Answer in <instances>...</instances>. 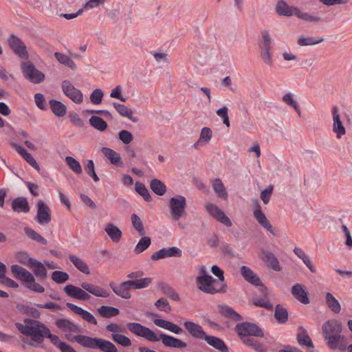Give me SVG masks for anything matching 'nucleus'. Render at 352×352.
<instances>
[{
    "instance_id": "63",
    "label": "nucleus",
    "mask_w": 352,
    "mask_h": 352,
    "mask_svg": "<svg viewBox=\"0 0 352 352\" xmlns=\"http://www.w3.org/2000/svg\"><path fill=\"white\" fill-rule=\"evenodd\" d=\"M85 169L96 182L99 181V177L95 172L94 163L93 160H89L87 161L85 164Z\"/></svg>"
},
{
    "instance_id": "4",
    "label": "nucleus",
    "mask_w": 352,
    "mask_h": 352,
    "mask_svg": "<svg viewBox=\"0 0 352 352\" xmlns=\"http://www.w3.org/2000/svg\"><path fill=\"white\" fill-rule=\"evenodd\" d=\"M322 335L327 340V346L332 350L346 351L347 343L345 337L340 333L342 331V324L337 320H330L324 323L322 327Z\"/></svg>"
},
{
    "instance_id": "57",
    "label": "nucleus",
    "mask_w": 352,
    "mask_h": 352,
    "mask_svg": "<svg viewBox=\"0 0 352 352\" xmlns=\"http://www.w3.org/2000/svg\"><path fill=\"white\" fill-rule=\"evenodd\" d=\"M103 95V91L100 89H96L90 94L89 98L93 104H99L102 102Z\"/></svg>"
},
{
    "instance_id": "1",
    "label": "nucleus",
    "mask_w": 352,
    "mask_h": 352,
    "mask_svg": "<svg viewBox=\"0 0 352 352\" xmlns=\"http://www.w3.org/2000/svg\"><path fill=\"white\" fill-rule=\"evenodd\" d=\"M56 327L65 333L66 338L71 342H76L83 347L99 349L103 352H118L116 346L110 341L97 337L85 335L72 336L74 333H79L78 325L68 319L60 318L56 321Z\"/></svg>"
},
{
    "instance_id": "14",
    "label": "nucleus",
    "mask_w": 352,
    "mask_h": 352,
    "mask_svg": "<svg viewBox=\"0 0 352 352\" xmlns=\"http://www.w3.org/2000/svg\"><path fill=\"white\" fill-rule=\"evenodd\" d=\"M8 45L11 50L21 59L27 60L29 57L26 46L16 36L12 34L8 38Z\"/></svg>"
},
{
    "instance_id": "48",
    "label": "nucleus",
    "mask_w": 352,
    "mask_h": 352,
    "mask_svg": "<svg viewBox=\"0 0 352 352\" xmlns=\"http://www.w3.org/2000/svg\"><path fill=\"white\" fill-rule=\"evenodd\" d=\"M16 259L19 263L27 266L28 267H31L33 263L36 259H34L32 257H30L29 255L26 252H19L16 254Z\"/></svg>"
},
{
    "instance_id": "49",
    "label": "nucleus",
    "mask_w": 352,
    "mask_h": 352,
    "mask_svg": "<svg viewBox=\"0 0 352 352\" xmlns=\"http://www.w3.org/2000/svg\"><path fill=\"white\" fill-rule=\"evenodd\" d=\"M297 340L301 346H306L311 348V351H309V352H313V349L314 347L313 342L309 336L305 332L298 333Z\"/></svg>"
},
{
    "instance_id": "51",
    "label": "nucleus",
    "mask_w": 352,
    "mask_h": 352,
    "mask_svg": "<svg viewBox=\"0 0 352 352\" xmlns=\"http://www.w3.org/2000/svg\"><path fill=\"white\" fill-rule=\"evenodd\" d=\"M324 41L323 38H314L312 37H305L304 36H301L298 39V44L300 46L305 45H314L318 44Z\"/></svg>"
},
{
    "instance_id": "61",
    "label": "nucleus",
    "mask_w": 352,
    "mask_h": 352,
    "mask_svg": "<svg viewBox=\"0 0 352 352\" xmlns=\"http://www.w3.org/2000/svg\"><path fill=\"white\" fill-rule=\"evenodd\" d=\"M54 56L60 64L64 65L65 66H71L74 64L72 60L68 56L62 53L56 52Z\"/></svg>"
},
{
    "instance_id": "54",
    "label": "nucleus",
    "mask_w": 352,
    "mask_h": 352,
    "mask_svg": "<svg viewBox=\"0 0 352 352\" xmlns=\"http://www.w3.org/2000/svg\"><path fill=\"white\" fill-rule=\"evenodd\" d=\"M118 139L123 144H129L133 141V136L130 131L127 130H121L118 133Z\"/></svg>"
},
{
    "instance_id": "2",
    "label": "nucleus",
    "mask_w": 352,
    "mask_h": 352,
    "mask_svg": "<svg viewBox=\"0 0 352 352\" xmlns=\"http://www.w3.org/2000/svg\"><path fill=\"white\" fill-rule=\"evenodd\" d=\"M128 329L135 336L142 337L150 342L161 340L162 344L170 348L184 349L187 346L186 342L173 336L161 333L159 336L149 328L137 322L126 324Z\"/></svg>"
},
{
    "instance_id": "53",
    "label": "nucleus",
    "mask_w": 352,
    "mask_h": 352,
    "mask_svg": "<svg viewBox=\"0 0 352 352\" xmlns=\"http://www.w3.org/2000/svg\"><path fill=\"white\" fill-rule=\"evenodd\" d=\"M112 340L122 346H129L131 344V340L126 336L120 333H112Z\"/></svg>"
},
{
    "instance_id": "7",
    "label": "nucleus",
    "mask_w": 352,
    "mask_h": 352,
    "mask_svg": "<svg viewBox=\"0 0 352 352\" xmlns=\"http://www.w3.org/2000/svg\"><path fill=\"white\" fill-rule=\"evenodd\" d=\"M195 283L199 290L208 294L213 295L226 292V285H222L220 281H217L212 276L195 278Z\"/></svg>"
},
{
    "instance_id": "41",
    "label": "nucleus",
    "mask_w": 352,
    "mask_h": 352,
    "mask_svg": "<svg viewBox=\"0 0 352 352\" xmlns=\"http://www.w3.org/2000/svg\"><path fill=\"white\" fill-rule=\"evenodd\" d=\"M89 121L91 126L100 131H104L107 128V123L99 116H92Z\"/></svg>"
},
{
    "instance_id": "60",
    "label": "nucleus",
    "mask_w": 352,
    "mask_h": 352,
    "mask_svg": "<svg viewBox=\"0 0 352 352\" xmlns=\"http://www.w3.org/2000/svg\"><path fill=\"white\" fill-rule=\"evenodd\" d=\"M241 339L243 343L256 351H261L263 349V345L254 340L253 338H250V336L241 338Z\"/></svg>"
},
{
    "instance_id": "38",
    "label": "nucleus",
    "mask_w": 352,
    "mask_h": 352,
    "mask_svg": "<svg viewBox=\"0 0 352 352\" xmlns=\"http://www.w3.org/2000/svg\"><path fill=\"white\" fill-rule=\"evenodd\" d=\"M150 188L154 193L160 196L164 195L166 191V185L157 179H153L151 181Z\"/></svg>"
},
{
    "instance_id": "47",
    "label": "nucleus",
    "mask_w": 352,
    "mask_h": 352,
    "mask_svg": "<svg viewBox=\"0 0 352 352\" xmlns=\"http://www.w3.org/2000/svg\"><path fill=\"white\" fill-rule=\"evenodd\" d=\"M151 239L148 236H144L140 239L135 247L134 252L140 254L146 250L151 245Z\"/></svg>"
},
{
    "instance_id": "59",
    "label": "nucleus",
    "mask_w": 352,
    "mask_h": 352,
    "mask_svg": "<svg viewBox=\"0 0 352 352\" xmlns=\"http://www.w3.org/2000/svg\"><path fill=\"white\" fill-rule=\"evenodd\" d=\"M283 100L288 105L292 107L298 113L300 114V109L297 104V102L293 98V96L290 93L285 94L283 97Z\"/></svg>"
},
{
    "instance_id": "46",
    "label": "nucleus",
    "mask_w": 352,
    "mask_h": 352,
    "mask_svg": "<svg viewBox=\"0 0 352 352\" xmlns=\"http://www.w3.org/2000/svg\"><path fill=\"white\" fill-rule=\"evenodd\" d=\"M274 317L278 322L285 323L288 319L287 311L280 305H277L275 309Z\"/></svg>"
},
{
    "instance_id": "27",
    "label": "nucleus",
    "mask_w": 352,
    "mask_h": 352,
    "mask_svg": "<svg viewBox=\"0 0 352 352\" xmlns=\"http://www.w3.org/2000/svg\"><path fill=\"white\" fill-rule=\"evenodd\" d=\"M104 231L114 243H118L122 237V231L114 224L108 223L104 226Z\"/></svg>"
},
{
    "instance_id": "45",
    "label": "nucleus",
    "mask_w": 352,
    "mask_h": 352,
    "mask_svg": "<svg viewBox=\"0 0 352 352\" xmlns=\"http://www.w3.org/2000/svg\"><path fill=\"white\" fill-rule=\"evenodd\" d=\"M65 162L69 168L76 174H81L82 169L80 164L74 157L67 156L65 157Z\"/></svg>"
},
{
    "instance_id": "18",
    "label": "nucleus",
    "mask_w": 352,
    "mask_h": 352,
    "mask_svg": "<svg viewBox=\"0 0 352 352\" xmlns=\"http://www.w3.org/2000/svg\"><path fill=\"white\" fill-rule=\"evenodd\" d=\"M66 305L75 314L80 316L87 322L93 325L98 324L96 318L88 311L70 302H67Z\"/></svg>"
},
{
    "instance_id": "64",
    "label": "nucleus",
    "mask_w": 352,
    "mask_h": 352,
    "mask_svg": "<svg viewBox=\"0 0 352 352\" xmlns=\"http://www.w3.org/2000/svg\"><path fill=\"white\" fill-rule=\"evenodd\" d=\"M273 191V186H269L261 192V199L265 204L269 203Z\"/></svg>"
},
{
    "instance_id": "37",
    "label": "nucleus",
    "mask_w": 352,
    "mask_h": 352,
    "mask_svg": "<svg viewBox=\"0 0 352 352\" xmlns=\"http://www.w3.org/2000/svg\"><path fill=\"white\" fill-rule=\"evenodd\" d=\"M326 303L329 308L334 313L338 314L341 311V305L338 300L330 293L326 294Z\"/></svg>"
},
{
    "instance_id": "55",
    "label": "nucleus",
    "mask_w": 352,
    "mask_h": 352,
    "mask_svg": "<svg viewBox=\"0 0 352 352\" xmlns=\"http://www.w3.org/2000/svg\"><path fill=\"white\" fill-rule=\"evenodd\" d=\"M217 115L222 119L223 123L227 126L230 127V124L228 117V109L226 107H223L216 111Z\"/></svg>"
},
{
    "instance_id": "15",
    "label": "nucleus",
    "mask_w": 352,
    "mask_h": 352,
    "mask_svg": "<svg viewBox=\"0 0 352 352\" xmlns=\"http://www.w3.org/2000/svg\"><path fill=\"white\" fill-rule=\"evenodd\" d=\"M333 120L332 130L338 139L342 138L346 134V129L341 120L340 109L337 106H333L331 109Z\"/></svg>"
},
{
    "instance_id": "58",
    "label": "nucleus",
    "mask_w": 352,
    "mask_h": 352,
    "mask_svg": "<svg viewBox=\"0 0 352 352\" xmlns=\"http://www.w3.org/2000/svg\"><path fill=\"white\" fill-rule=\"evenodd\" d=\"M131 221L134 228L139 232L140 234H144V226L140 218L135 214L131 215Z\"/></svg>"
},
{
    "instance_id": "52",
    "label": "nucleus",
    "mask_w": 352,
    "mask_h": 352,
    "mask_svg": "<svg viewBox=\"0 0 352 352\" xmlns=\"http://www.w3.org/2000/svg\"><path fill=\"white\" fill-rule=\"evenodd\" d=\"M69 278V274L62 271H54L52 274V279L58 284L63 283Z\"/></svg>"
},
{
    "instance_id": "30",
    "label": "nucleus",
    "mask_w": 352,
    "mask_h": 352,
    "mask_svg": "<svg viewBox=\"0 0 352 352\" xmlns=\"http://www.w3.org/2000/svg\"><path fill=\"white\" fill-rule=\"evenodd\" d=\"M294 254L302 261L303 263L309 268L312 273H316V270L313 265L309 256L305 252V251L298 247H295L294 249Z\"/></svg>"
},
{
    "instance_id": "50",
    "label": "nucleus",
    "mask_w": 352,
    "mask_h": 352,
    "mask_svg": "<svg viewBox=\"0 0 352 352\" xmlns=\"http://www.w3.org/2000/svg\"><path fill=\"white\" fill-rule=\"evenodd\" d=\"M135 191L141 195L145 201H151L152 198L151 196L146 188L145 185L143 184L141 182H136L135 183Z\"/></svg>"
},
{
    "instance_id": "12",
    "label": "nucleus",
    "mask_w": 352,
    "mask_h": 352,
    "mask_svg": "<svg viewBox=\"0 0 352 352\" xmlns=\"http://www.w3.org/2000/svg\"><path fill=\"white\" fill-rule=\"evenodd\" d=\"M36 215L35 221L41 225H47L51 221L50 208L43 200H38L36 204Z\"/></svg>"
},
{
    "instance_id": "13",
    "label": "nucleus",
    "mask_w": 352,
    "mask_h": 352,
    "mask_svg": "<svg viewBox=\"0 0 352 352\" xmlns=\"http://www.w3.org/2000/svg\"><path fill=\"white\" fill-rule=\"evenodd\" d=\"M254 209L253 210V215L257 222L267 231L270 232L274 236L276 235L274 228L271 224L270 221L267 219L265 214L261 210V207L258 200L254 201Z\"/></svg>"
},
{
    "instance_id": "62",
    "label": "nucleus",
    "mask_w": 352,
    "mask_h": 352,
    "mask_svg": "<svg viewBox=\"0 0 352 352\" xmlns=\"http://www.w3.org/2000/svg\"><path fill=\"white\" fill-rule=\"evenodd\" d=\"M155 305L162 311L168 313L171 310V307L167 300L160 298L155 302Z\"/></svg>"
},
{
    "instance_id": "39",
    "label": "nucleus",
    "mask_w": 352,
    "mask_h": 352,
    "mask_svg": "<svg viewBox=\"0 0 352 352\" xmlns=\"http://www.w3.org/2000/svg\"><path fill=\"white\" fill-rule=\"evenodd\" d=\"M219 309L220 313L226 317L230 318L236 321L241 320V316L229 306L220 305L219 306Z\"/></svg>"
},
{
    "instance_id": "11",
    "label": "nucleus",
    "mask_w": 352,
    "mask_h": 352,
    "mask_svg": "<svg viewBox=\"0 0 352 352\" xmlns=\"http://www.w3.org/2000/svg\"><path fill=\"white\" fill-rule=\"evenodd\" d=\"M205 208L208 213L217 221L228 228L232 226V223L230 218L217 205L212 203H208L205 205Z\"/></svg>"
},
{
    "instance_id": "24",
    "label": "nucleus",
    "mask_w": 352,
    "mask_h": 352,
    "mask_svg": "<svg viewBox=\"0 0 352 352\" xmlns=\"http://www.w3.org/2000/svg\"><path fill=\"white\" fill-rule=\"evenodd\" d=\"M12 209L16 212H28L30 211V206L27 198L24 197H19L12 200Z\"/></svg>"
},
{
    "instance_id": "29",
    "label": "nucleus",
    "mask_w": 352,
    "mask_h": 352,
    "mask_svg": "<svg viewBox=\"0 0 352 352\" xmlns=\"http://www.w3.org/2000/svg\"><path fill=\"white\" fill-rule=\"evenodd\" d=\"M101 152L112 164L116 166H120L122 164L120 155L114 150L108 147H102L101 148Z\"/></svg>"
},
{
    "instance_id": "23",
    "label": "nucleus",
    "mask_w": 352,
    "mask_h": 352,
    "mask_svg": "<svg viewBox=\"0 0 352 352\" xmlns=\"http://www.w3.org/2000/svg\"><path fill=\"white\" fill-rule=\"evenodd\" d=\"M240 272L243 277L248 283L256 286L261 285V281L258 276L250 267L243 265L241 267Z\"/></svg>"
},
{
    "instance_id": "42",
    "label": "nucleus",
    "mask_w": 352,
    "mask_h": 352,
    "mask_svg": "<svg viewBox=\"0 0 352 352\" xmlns=\"http://www.w3.org/2000/svg\"><path fill=\"white\" fill-rule=\"evenodd\" d=\"M276 9L279 15L290 16L294 14V8L292 9L289 7L284 1H279L277 3Z\"/></svg>"
},
{
    "instance_id": "35",
    "label": "nucleus",
    "mask_w": 352,
    "mask_h": 352,
    "mask_svg": "<svg viewBox=\"0 0 352 352\" xmlns=\"http://www.w3.org/2000/svg\"><path fill=\"white\" fill-rule=\"evenodd\" d=\"M50 108L52 112L58 117H63L66 114V106L60 101L51 100L50 101Z\"/></svg>"
},
{
    "instance_id": "56",
    "label": "nucleus",
    "mask_w": 352,
    "mask_h": 352,
    "mask_svg": "<svg viewBox=\"0 0 352 352\" xmlns=\"http://www.w3.org/2000/svg\"><path fill=\"white\" fill-rule=\"evenodd\" d=\"M151 54L154 57L155 60L160 63H170V56L167 53L164 52H151Z\"/></svg>"
},
{
    "instance_id": "28",
    "label": "nucleus",
    "mask_w": 352,
    "mask_h": 352,
    "mask_svg": "<svg viewBox=\"0 0 352 352\" xmlns=\"http://www.w3.org/2000/svg\"><path fill=\"white\" fill-rule=\"evenodd\" d=\"M212 187L218 197L223 200H227L228 194L226 186L220 179L216 178L212 180Z\"/></svg>"
},
{
    "instance_id": "44",
    "label": "nucleus",
    "mask_w": 352,
    "mask_h": 352,
    "mask_svg": "<svg viewBox=\"0 0 352 352\" xmlns=\"http://www.w3.org/2000/svg\"><path fill=\"white\" fill-rule=\"evenodd\" d=\"M294 15L298 18L309 22H318L320 21V18L317 16H313L307 12H304L298 8H294Z\"/></svg>"
},
{
    "instance_id": "20",
    "label": "nucleus",
    "mask_w": 352,
    "mask_h": 352,
    "mask_svg": "<svg viewBox=\"0 0 352 352\" xmlns=\"http://www.w3.org/2000/svg\"><path fill=\"white\" fill-rule=\"evenodd\" d=\"M153 322L156 326L168 330L177 335L182 334L184 332L183 329L177 324L164 319L156 318L153 320Z\"/></svg>"
},
{
    "instance_id": "8",
    "label": "nucleus",
    "mask_w": 352,
    "mask_h": 352,
    "mask_svg": "<svg viewBox=\"0 0 352 352\" xmlns=\"http://www.w3.org/2000/svg\"><path fill=\"white\" fill-rule=\"evenodd\" d=\"M186 199L184 196L177 195L169 199L170 215L173 220H179L185 213Z\"/></svg>"
},
{
    "instance_id": "10",
    "label": "nucleus",
    "mask_w": 352,
    "mask_h": 352,
    "mask_svg": "<svg viewBox=\"0 0 352 352\" xmlns=\"http://www.w3.org/2000/svg\"><path fill=\"white\" fill-rule=\"evenodd\" d=\"M61 87L64 94L74 103L79 104L82 102V93L80 89L76 88L70 81L67 80H63L62 82Z\"/></svg>"
},
{
    "instance_id": "32",
    "label": "nucleus",
    "mask_w": 352,
    "mask_h": 352,
    "mask_svg": "<svg viewBox=\"0 0 352 352\" xmlns=\"http://www.w3.org/2000/svg\"><path fill=\"white\" fill-rule=\"evenodd\" d=\"M113 106L121 116L127 118L133 122L138 121L136 118L133 117V111L124 104L113 102Z\"/></svg>"
},
{
    "instance_id": "31",
    "label": "nucleus",
    "mask_w": 352,
    "mask_h": 352,
    "mask_svg": "<svg viewBox=\"0 0 352 352\" xmlns=\"http://www.w3.org/2000/svg\"><path fill=\"white\" fill-rule=\"evenodd\" d=\"M109 286L113 292L118 296L124 299H129L131 298L129 289L123 284V283L120 285H116L114 283H110Z\"/></svg>"
},
{
    "instance_id": "17",
    "label": "nucleus",
    "mask_w": 352,
    "mask_h": 352,
    "mask_svg": "<svg viewBox=\"0 0 352 352\" xmlns=\"http://www.w3.org/2000/svg\"><path fill=\"white\" fill-rule=\"evenodd\" d=\"M182 250L177 247H170L168 248H162L154 252L151 258L152 260L157 261L165 258L173 256H181Z\"/></svg>"
},
{
    "instance_id": "21",
    "label": "nucleus",
    "mask_w": 352,
    "mask_h": 352,
    "mask_svg": "<svg viewBox=\"0 0 352 352\" xmlns=\"http://www.w3.org/2000/svg\"><path fill=\"white\" fill-rule=\"evenodd\" d=\"M291 292L294 297L301 303L308 304L309 302L307 292L304 285L299 283L295 284L292 287Z\"/></svg>"
},
{
    "instance_id": "9",
    "label": "nucleus",
    "mask_w": 352,
    "mask_h": 352,
    "mask_svg": "<svg viewBox=\"0 0 352 352\" xmlns=\"http://www.w3.org/2000/svg\"><path fill=\"white\" fill-rule=\"evenodd\" d=\"M235 330L240 338L248 336L263 337V332L254 323L242 322L237 324Z\"/></svg>"
},
{
    "instance_id": "3",
    "label": "nucleus",
    "mask_w": 352,
    "mask_h": 352,
    "mask_svg": "<svg viewBox=\"0 0 352 352\" xmlns=\"http://www.w3.org/2000/svg\"><path fill=\"white\" fill-rule=\"evenodd\" d=\"M63 290L68 296L82 301L89 300L90 294L98 298H108L110 295L107 289L88 282H82L80 287L69 284L65 286Z\"/></svg>"
},
{
    "instance_id": "40",
    "label": "nucleus",
    "mask_w": 352,
    "mask_h": 352,
    "mask_svg": "<svg viewBox=\"0 0 352 352\" xmlns=\"http://www.w3.org/2000/svg\"><path fill=\"white\" fill-rule=\"evenodd\" d=\"M30 268L33 269V273L36 277L41 279H45L46 278L47 270L44 264L35 260Z\"/></svg>"
},
{
    "instance_id": "33",
    "label": "nucleus",
    "mask_w": 352,
    "mask_h": 352,
    "mask_svg": "<svg viewBox=\"0 0 352 352\" xmlns=\"http://www.w3.org/2000/svg\"><path fill=\"white\" fill-rule=\"evenodd\" d=\"M273 39L267 30H263L261 32V39L258 43L260 49L272 50Z\"/></svg>"
},
{
    "instance_id": "22",
    "label": "nucleus",
    "mask_w": 352,
    "mask_h": 352,
    "mask_svg": "<svg viewBox=\"0 0 352 352\" xmlns=\"http://www.w3.org/2000/svg\"><path fill=\"white\" fill-rule=\"evenodd\" d=\"M263 261L274 271L280 272L282 267L279 263L277 257L272 252L265 251L263 252L262 256Z\"/></svg>"
},
{
    "instance_id": "16",
    "label": "nucleus",
    "mask_w": 352,
    "mask_h": 352,
    "mask_svg": "<svg viewBox=\"0 0 352 352\" xmlns=\"http://www.w3.org/2000/svg\"><path fill=\"white\" fill-rule=\"evenodd\" d=\"M24 78L33 84H39L44 81L45 74L37 67H22Z\"/></svg>"
},
{
    "instance_id": "25",
    "label": "nucleus",
    "mask_w": 352,
    "mask_h": 352,
    "mask_svg": "<svg viewBox=\"0 0 352 352\" xmlns=\"http://www.w3.org/2000/svg\"><path fill=\"white\" fill-rule=\"evenodd\" d=\"M212 137V131L208 127H204L201 130L200 135L198 140L194 144V147L196 149L199 148L208 144L211 140Z\"/></svg>"
},
{
    "instance_id": "6",
    "label": "nucleus",
    "mask_w": 352,
    "mask_h": 352,
    "mask_svg": "<svg viewBox=\"0 0 352 352\" xmlns=\"http://www.w3.org/2000/svg\"><path fill=\"white\" fill-rule=\"evenodd\" d=\"M11 272L14 277L20 280L30 290L37 293L45 292L44 287L36 283L34 275L26 269L18 265H12Z\"/></svg>"
},
{
    "instance_id": "26",
    "label": "nucleus",
    "mask_w": 352,
    "mask_h": 352,
    "mask_svg": "<svg viewBox=\"0 0 352 352\" xmlns=\"http://www.w3.org/2000/svg\"><path fill=\"white\" fill-rule=\"evenodd\" d=\"M204 340L211 346L221 352H228V348L224 343L223 340L218 337L213 336H208L204 337Z\"/></svg>"
},
{
    "instance_id": "36",
    "label": "nucleus",
    "mask_w": 352,
    "mask_h": 352,
    "mask_svg": "<svg viewBox=\"0 0 352 352\" xmlns=\"http://www.w3.org/2000/svg\"><path fill=\"white\" fill-rule=\"evenodd\" d=\"M69 258L79 271L85 274H89L90 272L89 267L83 260L72 254L69 255Z\"/></svg>"
},
{
    "instance_id": "34",
    "label": "nucleus",
    "mask_w": 352,
    "mask_h": 352,
    "mask_svg": "<svg viewBox=\"0 0 352 352\" xmlns=\"http://www.w3.org/2000/svg\"><path fill=\"white\" fill-rule=\"evenodd\" d=\"M98 314L106 318H110L119 315L120 310L111 306L102 305L97 309Z\"/></svg>"
},
{
    "instance_id": "19",
    "label": "nucleus",
    "mask_w": 352,
    "mask_h": 352,
    "mask_svg": "<svg viewBox=\"0 0 352 352\" xmlns=\"http://www.w3.org/2000/svg\"><path fill=\"white\" fill-rule=\"evenodd\" d=\"M188 333L194 338L204 340L206 333L201 325L192 321H185L183 323Z\"/></svg>"
},
{
    "instance_id": "5",
    "label": "nucleus",
    "mask_w": 352,
    "mask_h": 352,
    "mask_svg": "<svg viewBox=\"0 0 352 352\" xmlns=\"http://www.w3.org/2000/svg\"><path fill=\"white\" fill-rule=\"evenodd\" d=\"M15 326L21 333L31 338V341L27 344L34 347L43 342L45 333H48V328L37 320H25L23 323L16 322Z\"/></svg>"
},
{
    "instance_id": "43",
    "label": "nucleus",
    "mask_w": 352,
    "mask_h": 352,
    "mask_svg": "<svg viewBox=\"0 0 352 352\" xmlns=\"http://www.w3.org/2000/svg\"><path fill=\"white\" fill-rule=\"evenodd\" d=\"M24 231L26 235L31 239L37 241L43 245H46L47 243V240L33 229L29 227H25L24 228Z\"/></svg>"
}]
</instances>
